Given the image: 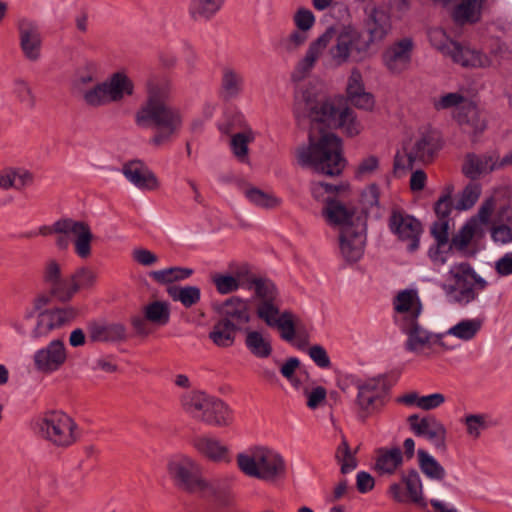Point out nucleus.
<instances>
[{
	"label": "nucleus",
	"instance_id": "nucleus-15",
	"mask_svg": "<svg viewBox=\"0 0 512 512\" xmlns=\"http://www.w3.org/2000/svg\"><path fill=\"white\" fill-rule=\"evenodd\" d=\"M68 350L63 340L53 339L38 348L32 355L33 369L42 375H52L64 367Z\"/></svg>",
	"mask_w": 512,
	"mask_h": 512
},
{
	"label": "nucleus",
	"instance_id": "nucleus-47",
	"mask_svg": "<svg viewBox=\"0 0 512 512\" xmlns=\"http://www.w3.org/2000/svg\"><path fill=\"white\" fill-rule=\"evenodd\" d=\"M244 195L251 204L263 209H273L281 203V199L273 193L266 192L257 187L245 188Z\"/></svg>",
	"mask_w": 512,
	"mask_h": 512
},
{
	"label": "nucleus",
	"instance_id": "nucleus-61",
	"mask_svg": "<svg viewBox=\"0 0 512 512\" xmlns=\"http://www.w3.org/2000/svg\"><path fill=\"white\" fill-rule=\"evenodd\" d=\"M292 20L296 28L308 33L316 23L314 13L306 7L298 8L294 13Z\"/></svg>",
	"mask_w": 512,
	"mask_h": 512
},
{
	"label": "nucleus",
	"instance_id": "nucleus-40",
	"mask_svg": "<svg viewBox=\"0 0 512 512\" xmlns=\"http://www.w3.org/2000/svg\"><path fill=\"white\" fill-rule=\"evenodd\" d=\"M203 414L202 421L214 426H226L232 419L229 407L222 400L214 397L210 398Z\"/></svg>",
	"mask_w": 512,
	"mask_h": 512
},
{
	"label": "nucleus",
	"instance_id": "nucleus-59",
	"mask_svg": "<svg viewBox=\"0 0 512 512\" xmlns=\"http://www.w3.org/2000/svg\"><path fill=\"white\" fill-rule=\"evenodd\" d=\"M212 282L220 294H228L236 291L239 288V278L222 273H215L212 275Z\"/></svg>",
	"mask_w": 512,
	"mask_h": 512
},
{
	"label": "nucleus",
	"instance_id": "nucleus-14",
	"mask_svg": "<svg viewBox=\"0 0 512 512\" xmlns=\"http://www.w3.org/2000/svg\"><path fill=\"white\" fill-rule=\"evenodd\" d=\"M400 330L406 335L404 347L407 351L416 355H429V351L435 346L446 347L442 341V334H433L424 328L418 320L413 318L400 322Z\"/></svg>",
	"mask_w": 512,
	"mask_h": 512
},
{
	"label": "nucleus",
	"instance_id": "nucleus-8",
	"mask_svg": "<svg viewBox=\"0 0 512 512\" xmlns=\"http://www.w3.org/2000/svg\"><path fill=\"white\" fill-rule=\"evenodd\" d=\"M167 470L176 485L184 490L203 495H213L216 492L214 486L203 477L201 465L188 455L172 456Z\"/></svg>",
	"mask_w": 512,
	"mask_h": 512
},
{
	"label": "nucleus",
	"instance_id": "nucleus-24",
	"mask_svg": "<svg viewBox=\"0 0 512 512\" xmlns=\"http://www.w3.org/2000/svg\"><path fill=\"white\" fill-rule=\"evenodd\" d=\"M356 406L361 418L365 419L382 406L380 381L368 379L357 384Z\"/></svg>",
	"mask_w": 512,
	"mask_h": 512
},
{
	"label": "nucleus",
	"instance_id": "nucleus-33",
	"mask_svg": "<svg viewBox=\"0 0 512 512\" xmlns=\"http://www.w3.org/2000/svg\"><path fill=\"white\" fill-rule=\"evenodd\" d=\"M456 119L464 132L472 135H478L486 128L485 119L481 116L477 106L471 102L460 107Z\"/></svg>",
	"mask_w": 512,
	"mask_h": 512
},
{
	"label": "nucleus",
	"instance_id": "nucleus-58",
	"mask_svg": "<svg viewBox=\"0 0 512 512\" xmlns=\"http://www.w3.org/2000/svg\"><path fill=\"white\" fill-rule=\"evenodd\" d=\"M342 188L343 186L331 185L324 182H313L311 184V193L316 200L325 202L327 205L328 201H334L332 197Z\"/></svg>",
	"mask_w": 512,
	"mask_h": 512
},
{
	"label": "nucleus",
	"instance_id": "nucleus-38",
	"mask_svg": "<svg viewBox=\"0 0 512 512\" xmlns=\"http://www.w3.org/2000/svg\"><path fill=\"white\" fill-rule=\"evenodd\" d=\"M43 280L50 287L52 294L62 301L66 278H63L62 265L56 259L46 261L43 269Z\"/></svg>",
	"mask_w": 512,
	"mask_h": 512
},
{
	"label": "nucleus",
	"instance_id": "nucleus-31",
	"mask_svg": "<svg viewBox=\"0 0 512 512\" xmlns=\"http://www.w3.org/2000/svg\"><path fill=\"white\" fill-rule=\"evenodd\" d=\"M500 167H502L501 161H498L495 154L480 156L471 154L466 157L462 170L468 178L476 179Z\"/></svg>",
	"mask_w": 512,
	"mask_h": 512
},
{
	"label": "nucleus",
	"instance_id": "nucleus-18",
	"mask_svg": "<svg viewBox=\"0 0 512 512\" xmlns=\"http://www.w3.org/2000/svg\"><path fill=\"white\" fill-rule=\"evenodd\" d=\"M411 431L418 437L425 438L435 449H447V429L444 424L434 416L420 418L413 414L408 417Z\"/></svg>",
	"mask_w": 512,
	"mask_h": 512
},
{
	"label": "nucleus",
	"instance_id": "nucleus-4",
	"mask_svg": "<svg viewBox=\"0 0 512 512\" xmlns=\"http://www.w3.org/2000/svg\"><path fill=\"white\" fill-rule=\"evenodd\" d=\"M48 303L47 295H38L34 298L32 305L26 308L22 319L10 321L11 327L17 334L24 336L27 334L24 321L32 319L37 314L36 324L30 331V337L36 340L47 337L54 330L70 324L78 315V310L71 306L43 310Z\"/></svg>",
	"mask_w": 512,
	"mask_h": 512
},
{
	"label": "nucleus",
	"instance_id": "nucleus-45",
	"mask_svg": "<svg viewBox=\"0 0 512 512\" xmlns=\"http://www.w3.org/2000/svg\"><path fill=\"white\" fill-rule=\"evenodd\" d=\"M167 293L173 301L180 302L185 308L196 305L201 299V290L197 286L171 285Z\"/></svg>",
	"mask_w": 512,
	"mask_h": 512
},
{
	"label": "nucleus",
	"instance_id": "nucleus-19",
	"mask_svg": "<svg viewBox=\"0 0 512 512\" xmlns=\"http://www.w3.org/2000/svg\"><path fill=\"white\" fill-rule=\"evenodd\" d=\"M401 480L406 491L404 492L400 483H392L388 489L390 497L399 503L410 501L421 508H426L428 502L424 497L423 483L419 473L411 469L401 474Z\"/></svg>",
	"mask_w": 512,
	"mask_h": 512
},
{
	"label": "nucleus",
	"instance_id": "nucleus-28",
	"mask_svg": "<svg viewBox=\"0 0 512 512\" xmlns=\"http://www.w3.org/2000/svg\"><path fill=\"white\" fill-rule=\"evenodd\" d=\"M404 455L400 448L381 447L376 450L374 469L379 475H393L402 467Z\"/></svg>",
	"mask_w": 512,
	"mask_h": 512
},
{
	"label": "nucleus",
	"instance_id": "nucleus-11",
	"mask_svg": "<svg viewBox=\"0 0 512 512\" xmlns=\"http://www.w3.org/2000/svg\"><path fill=\"white\" fill-rule=\"evenodd\" d=\"M440 148L438 135L430 130L419 132L402 145L395 156V170L411 169L414 163L431 162Z\"/></svg>",
	"mask_w": 512,
	"mask_h": 512
},
{
	"label": "nucleus",
	"instance_id": "nucleus-30",
	"mask_svg": "<svg viewBox=\"0 0 512 512\" xmlns=\"http://www.w3.org/2000/svg\"><path fill=\"white\" fill-rule=\"evenodd\" d=\"M323 215L330 225L339 227L340 231L346 226L354 225L358 219H366L336 200L328 201L323 209Z\"/></svg>",
	"mask_w": 512,
	"mask_h": 512
},
{
	"label": "nucleus",
	"instance_id": "nucleus-52",
	"mask_svg": "<svg viewBox=\"0 0 512 512\" xmlns=\"http://www.w3.org/2000/svg\"><path fill=\"white\" fill-rule=\"evenodd\" d=\"M145 318L157 325H165L169 321L170 310L165 302L154 301L144 308Z\"/></svg>",
	"mask_w": 512,
	"mask_h": 512
},
{
	"label": "nucleus",
	"instance_id": "nucleus-35",
	"mask_svg": "<svg viewBox=\"0 0 512 512\" xmlns=\"http://www.w3.org/2000/svg\"><path fill=\"white\" fill-rule=\"evenodd\" d=\"M96 282L95 273L87 268L80 267L66 277V285L62 301H69L80 290L90 288Z\"/></svg>",
	"mask_w": 512,
	"mask_h": 512
},
{
	"label": "nucleus",
	"instance_id": "nucleus-46",
	"mask_svg": "<svg viewBox=\"0 0 512 512\" xmlns=\"http://www.w3.org/2000/svg\"><path fill=\"white\" fill-rule=\"evenodd\" d=\"M221 312L224 316L223 318L232 319L238 324L247 323L250 320L247 303L239 298L226 300L221 307Z\"/></svg>",
	"mask_w": 512,
	"mask_h": 512
},
{
	"label": "nucleus",
	"instance_id": "nucleus-62",
	"mask_svg": "<svg viewBox=\"0 0 512 512\" xmlns=\"http://www.w3.org/2000/svg\"><path fill=\"white\" fill-rule=\"evenodd\" d=\"M379 167V158L375 155L364 157L357 165L355 176L358 179L372 175Z\"/></svg>",
	"mask_w": 512,
	"mask_h": 512
},
{
	"label": "nucleus",
	"instance_id": "nucleus-49",
	"mask_svg": "<svg viewBox=\"0 0 512 512\" xmlns=\"http://www.w3.org/2000/svg\"><path fill=\"white\" fill-rule=\"evenodd\" d=\"M482 193L479 183L471 182L458 194L454 208L458 211H467L474 207Z\"/></svg>",
	"mask_w": 512,
	"mask_h": 512
},
{
	"label": "nucleus",
	"instance_id": "nucleus-10",
	"mask_svg": "<svg viewBox=\"0 0 512 512\" xmlns=\"http://www.w3.org/2000/svg\"><path fill=\"white\" fill-rule=\"evenodd\" d=\"M370 46L366 36L352 27L343 28L328 50L327 65L339 67L349 62H361L370 56Z\"/></svg>",
	"mask_w": 512,
	"mask_h": 512
},
{
	"label": "nucleus",
	"instance_id": "nucleus-43",
	"mask_svg": "<svg viewBox=\"0 0 512 512\" xmlns=\"http://www.w3.org/2000/svg\"><path fill=\"white\" fill-rule=\"evenodd\" d=\"M210 398L201 391H189L182 395L181 405L187 413L202 421L203 412L207 408Z\"/></svg>",
	"mask_w": 512,
	"mask_h": 512
},
{
	"label": "nucleus",
	"instance_id": "nucleus-25",
	"mask_svg": "<svg viewBox=\"0 0 512 512\" xmlns=\"http://www.w3.org/2000/svg\"><path fill=\"white\" fill-rule=\"evenodd\" d=\"M122 173L131 184L140 190L153 191L160 187L157 176L140 160L125 163Z\"/></svg>",
	"mask_w": 512,
	"mask_h": 512
},
{
	"label": "nucleus",
	"instance_id": "nucleus-53",
	"mask_svg": "<svg viewBox=\"0 0 512 512\" xmlns=\"http://www.w3.org/2000/svg\"><path fill=\"white\" fill-rule=\"evenodd\" d=\"M335 457L341 465V472L343 474L350 473L357 467V460L354 453L351 452L345 437H342V441L336 449Z\"/></svg>",
	"mask_w": 512,
	"mask_h": 512
},
{
	"label": "nucleus",
	"instance_id": "nucleus-17",
	"mask_svg": "<svg viewBox=\"0 0 512 512\" xmlns=\"http://www.w3.org/2000/svg\"><path fill=\"white\" fill-rule=\"evenodd\" d=\"M366 244V219H358L354 225L342 228L339 236L340 252L348 262L358 261Z\"/></svg>",
	"mask_w": 512,
	"mask_h": 512
},
{
	"label": "nucleus",
	"instance_id": "nucleus-22",
	"mask_svg": "<svg viewBox=\"0 0 512 512\" xmlns=\"http://www.w3.org/2000/svg\"><path fill=\"white\" fill-rule=\"evenodd\" d=\"M413 49L414 42L410 37L393 42L382 54L384 67L392 74H401L411 63Z\"/></svg>",
	"mask_w": 512,
	"mask_h": 512
},
{
	"label": "nucleus",
	"instance_id": "nucleus-41",
	"mask_svg": "<svg viewBox=\"0 0 512 512\" xmlns=\"http://www.w3.org/2000/svg\"><path fill=\"white\" fill-rule=\"evenodd\" d=\"M235 335L236 326L227 318H222L216 322L209 332V338L218 347L232 346L235 341Z\"/></svg>",
	"mask_w": 512,
	"mask_h": 512
},
{
	"label": "nucleus",
	"instance_id": "nucleus-6",
	"mask_svg": "<svg viewBox=\"0 0 512 512\" xmlns=\"http://www.w3.org/2000/svg\"><path fill=\"white\" fill-rule=\"evenodd\" d=\"M238 468L248 477L275 482L285 476L286 464L276 451L265 447H251L236 457Z\"/></svg>",
	"mask_w": 512,
	"mask_h": 512
},
{
	"label": "nucleus",
	"instance_id": "nucleus-2",
	"mask_svg": "<svg viewBox=\"0 0 512 512\" xmlns=\"http://www.w3.org/2000/svg\"><path fill=\"white\" fill-rule=\"evenodd\" d=\"M171 94L169 82L150 83L147 97L134 116L139 128L154 130L150 142L155 146L170 142L183 125L181 110L170 104Z\"/></svg>",
	"mask_w": 512,
	"mask_h": 512
},
{
	"label": "nucleus",
	"instance_id": "nucleus-32",
	"mask_svg": "<svg viewBox=\"0 0 512 512\" xmlns=\"http://www.w3.org/2000/svg\"><path fill=\"white\" fill-rule=\"evenodd\" d=\"M193 447L201 455L213 462H225L229 460L228 447L214 437H195L193 439Z\"/></svg>",
	"mask_w": 512,
	"mask_h": 512
},
{
	"label": "nucleus",
	"instance_id": "nucleus-44",
	"mask_svg": "<svg viewBox=\"0 0 512 512\" xmlns=\"http://www.w3.org/2000/svg\"><path fill=\"white\" fill-rule=\"evenodd\" d=\"M245 345L248 350L258 358H267L272 353L269 335L260 331H247Z\"/></svg>",
	"mask_w": 512,
	"mask_h": 512
},
{
	"label": "nucleus",
	"instance_id": "nucleus-50",
	"mask_svg": "<svg viewBox=\"0 0 512 512\" xmlns=\"http://www.w3.org/2000/svg\"><path fill=\"white\" fill-rule=\"evenodd\" d=\"M193 274V270L183 267H170L162 270L152 271L149 276L160 284H170L175 281L188 279Z\"/></svg>",
	"mask_w": 512,
	"mask_h": 512
},
{
	"label": "nucleus",
	"instance_id": "nucleus-54",
	"mask_svg": "<svg viewBox=\"0 0 512 512\" xmlns=\"http://www.w3.org/2000/svg\"><path fill=\"white\" fill-rule=\"evenodd\" d=\"M97 74V62L93 60H86L78 67L76 71L75 85L78 87L86 86L97 78Z\"/></svg>",
	"mask_w": 512,
	"mask_h": 512
},
{
	"label": "nucleus",
	"instance_id": "nucleus-51",
	"mask_svg": "<svg viewBox=\"0 0 512 512\" xmlns=\"http://www.w3.org/2000/svg\"><path fill=\"white\" fill-rule=\"evenodd\" d=\"M462 422L465 424L467 435L474 439L479 438L482 431L493 425L486 414H468L463 418Z\"/></svg>",
	"mask_w": 512,
	"mask_h": 512
},
{
	"label": "nucleus",
	"instance_id": "nucleus-36",
	"mask_svg": "<svg viewBox=\"0 0 512 512\" xmlns=\"http://www.w3.org/2000/svg\"><path fill=\"white\" fill-rule=\"evenodd\" d=\"M483 319L479 317L462 319L442 334V341L445 337L451 336L463 342L473 340L483 327Z\"/></svg>",
	"mask_w": 512,
	"mask_h": 512
},
{
	"label": "nucleus",
	"instance_id": "nucleus-64",
	"mask_svg": "<svg viewBox=\"0 0 512 512\" xmlns=\"http://www.w3.org/2000/svg\"><path fill=\"white\" fill-rule=\"evenodd\" d=\"M307 353L312 361L320 368H330L331 361L327 351L321 345H314L307 349Z\"/></svg>",
	"mask_w": 512,
	"mask_h": 512
},
{
	"label": "nucleus",
	"instance_id": "nucleus-55",
	"mask_svg": "<svg viewBox=\"0 0 512 512\" xmlns=\"http://www.w3.org/2000/svg\"><path fill=\"white\" fill-rule=\"evenodd\" d=\"M478 229L476 218L469 219L459 232L453 237L452 244L458 249L466 248Z\"/></svg>",
	"mask_w": 512,
	"mask_h": 512
},
{
	"label": "nucleus",
	"instance_id": "nucleus-7",
	"mask_svg": "<svg viewBox=\"0 0 512 512\" xmlns=\"http://www.w3.org/2000/svg\"><path fill=\"white\" fill-rule=\"evenodd\" d=\"M135 85L125 70L110 74L104 81L83 92L84 102L92 107L120 103L134 94Z\"/></svg>",
	"mask_w": 512,
	"mask_h": 512
},
{
	"label": "nucleus",
	"instance_id": "nucleus-26",
	"mask_svg": "<svg viewBox=\"0 0 512 512\" xmlns=\"http://www.w3.org/2000/svg\"><path fill=\"white\" fill-rule=\"evenodd\" d=\"M364 29L367 33L366 41L370 47L374 43L383 41L391 30L389 14L383 8H371L365 19Z\"/></svg>",
	"mask_w": 512,
	"mask_h": 512
},
{
	"label": "nucleus",
	"instance_id": "nucleus-39",
	"mask_svg": "<svg viewBox=\"0 0 512 512\" xmlns=\"http://www.w3.org/2000/svg\"><path fill=\"white\" fill-rule=\"evenodd\" d=\"M244 90L243 74L231 67L222 70L221 93L225 99L238 98Z\"/></svg>",
	"mask_w": 512,
	"mask_h": 512
},
{
	"label": "nucleus",
	"instance_id": "nucleus-60",
	"mask_svg": "<svg viewBox=\"0 0 512 512\" xmlns=\"http://www.w3.org/2000/svg\"><path fill=\"white\" fill-rule=\"evenodd\" d=\"M465 103L463 95L458 92L446 93L432 99L433 107L438 111L462 106Z\"/></svg>",
	"mask_w": 512,
	"mask_h": 512
},
{
	"label": "nucleus",
	"instance_id": "nucleus-37",
	"mask_svg": "<svg viewBox=\"0 0 512 512\" xmlns=\"http://www.w3.org/2000/svg\"><path fill=\"white\" fill-rule=\"evenodd\" d=\"M225 0H190L187 12L195 22H207L215 17L224 6Z\"/></svg>",
	"mask_w": 512,
	"mask_h": 512
},
{
	"label": "nucleus",
	"instance_id": "nucleus-5",
	"mask_svg": "<svg viewBox=\"0 0 512 512\" xmlns=\"http://www.w3.org/2000/svg\"><path fill=\"white\" fill-rule=\"evenodd\" d=\"M487 285L468 262L461 261L449 266L440 288L449 303L466 306L475 301Z\"/></svg>",
	"mask_w": 512,
	"mask_h": 512
},
{
	"label": "nucleus",
	"instance_id": "nucleus-48",
	"mask_svg": "<svg viewBox=\"0 0 512 512\" xmlns=\"http://www.w3.org/2000/svg\"><path fill=\"white\" fill-rule=\"evenodd\" d=\"M255 139V132L250 127L234 134L231 138V148L235 157L243 163L248 162V144Z\"/></svg>",
	"mask_w": 512,
	"mask_h": 512
},
{
	"label": "nucleus",
	"instance_id": "nucleus-1",
	"mask_svg": "<svg viewBox=\"0 0 512 512\" xmlns=\"http://www.w3.org/2000/svg\"><path fill=\"white\" fill-rule=\"evenodd\" d=\"M294 114L299 121H310L309 143L297 149L298 163L319 173L339 175L345 166L342 140L328 129L339 128L348 137L359 135L363 125L356 113L348 107L336 108L328 100L317 102L316 94L302 85L295 91Z\"/></svg>",
	"mask_w": 512,
	"mask_h": 512
},
{
	"label": "nucleus",
	"instance_id": "nucleus-57",
	"mask_svg": "<svg viewBox=\"0 0 512 512\" xmlns=\"http://www.w3.org/2000/svg\"><path fill=\"white\" fill-rule=\"evenodd\" d=\"M308 39V32L296 28L281 40L280 45L285 52L293 53L305 45Z\"/></svg>",
	"mask_w": 512,
	"mask_h": 512
},
{
	"label": "nucleus",
	"instance_id": "nucleus-29",
	"mask_svg": "<svg viewBox=\"0 0 512 512\" xmlns=\"http://www.w3.org/2000/svg\"><path fill=\"white\" fill-rule=\"evenodd\" d=\"M452 18L460 25L474 24L481 19L485 0H453Z\"/></svg>",
	"mask_w": 512,
	"mask_h": 512
},
{
	"label": "nucleus",
	"instance_id": "nucleus-12",
	"mask_svg": "<svg viewBox=\"0 0 512 512\" xmlns=\"http://www.w3.org/2000/svg\"><path fill=\"white\" fill-rule=\"evenodd\" d=\"M428 38L435 49L461 66L488 67L493 64V60L487 55L451 40L441 28L430 29Z\"/></svg>",
	"mask_w": 512,
	"mask_h": 512
},
{
	"label": "nucleus",
	"instance_id": "nucleus-3",
	"mask_svg": "<svg viewBox=\"0 0 512 512\" xmlns=\"http://www.w3.org/2000/svg\"><path fill=\"white\" fill-rule=\"evenodd\" d=\"M257 316L267 326L277 328L281 338L300 350L308 347L310 335L300 319L291 311H281V299L275 284L268 279L251 283Z\"/></svg>",
	"mask_w": 512,
	"mask_h": 512
},
{
	"label": "nucleus",
	"instance_id": "nucleus-34",
	"mask_svg": "<svg viewBox=\"0 0 512 512\" xmlns=\"http://www.w3.org/2000/svg\"><path fill=\"white\" fill-rule=\"evenodd\" d=\"M88 329L89 337L95 342H116L126 338V328L121 323L94 322Z\"/></svg>",
	"mask_w": 512,
	"mask_h": 512
},
{
	"label": "nucleus",
	"instance_id": "nucleus-20",
	"mask_svg": "<svg viewBox=\"0 0 512 512\" xmlns=\"http://www.w3.org/2000/svg\"><path fill=\"white\" fill-rule=\"evenodd\" d=\"M388 224L393 234L408 243L409 251L413 252L419 247L422 225L418 219L403 210L393 209Z\"/></svg>",
	"mask_w": 512,
	"mask_h": 512
},
{
	"label": "nucleus",
	"instance_id": "nucleus-63",
	"mask_svg": "<svg viewBox=\"0 0 512 512\" xmlns=\"http://www.w3.org/2000/svg\"><path fill=\"white\" fill-rule=\"evenodd\" d=\"M299 360L297 358H289L280 368V372L292 386L296 389L300 388V381L296 376V370L299 367Z\"/></svg>",
	"mask_w": 512,
	"mask_h": 512
},
{
	"label": "nucleus",
	"instance_id": "nucleus-9",
	"mask_svg": "<svg viewBox=\"0 0 512 512\" xmlns=\"http://www.w3.org/2000/svg\"><path fill=\"white\" fill-rule=\"evenodd\" d=\"M34 431L57 447H69L78 439L77 424L64 412L49 411L34 421Z\"/></svg>",
	"mask_w": 512,
	"mask_h": 512
},
{
	"label": "nucleus",
	"instance_id": "nucleus-56",
	"mask_svg": "<svg viewBox=\"0 0 512 512\" xmlns=\"http://www.w3.org/2000/svg\"><path fill=\"white\" fill-rule=\"evenodd\" d=\"M12 93L17 100L27 108L35 106V96L28 82L23 79H16L12 85Z\"/></svg>",
	"mask_w": 512,
	"mask_h": 512
},
{
	"label": "nucleus",
	"instance_id": "nucleus-16",
	"mask_svg": "<svg viewBox=\"0 0 512 512\" xmlns=\"http://www.w3.org/2000/svg\"><path fill=\"white\" fill-rule=\"evenodd\" d=\"M334 34L335 30L333 28H328L324 33L309 43L304 55L296 62L291 73V79L293 82L303 81L311 74L317 62L320 60L324 51L330 44Z\"/></svg>",
	"mask_w": 512,
	"mask_h": 512
},
{
	"label": "nucleus",
	"instance_id": "nucleus-13",
	"mask_svg": "<svg viewBox=\"0 0 512 512\" xmlns=\"http://www.w3.org/2000/svg\"><path fill=\"white\" fill-rule=\"evenodd\" d=\"M61 231L55 240L58 249L66 250L72 243L78 257L86 259L91 255L94 234L87 222L65 217Z\"/></svg>",
	"mask_w": 512,
	"mask_h": 512
},
{
	"label": "nucleus",
	"instance_id": "nucleus-27",
	"mask_svg": "<svg viewBox=\"0 0 512 512\" xmlns=\"http://www.w3.org/2000/svg\"><path fill=\"white\" fill-rule=\"evenodd\" d=\"M394 309L398 313L397 322L413 318L418 320L422 312V305L418 293L414 289L400 291L394 299Z\"/></svg>",
	"mask_w": 512,
	"mask_h": 512
},
{
	"label": "nucleus",
	"instance_id": "nucleus-21",
	"mask_svg": "<svg viewBox=\"0 0 512 512\" xmlns=\"http://www.w3.org/2000/svg\"><path fill=\"white\" fill-rule=\"evenodd\" d=\"M19 46L23 56L30 62H38L42 57L43 38L38 23L21 18L17 23Z\"/></svg>",
	"mask_w": 512,
	"mask_h": 512
},
{
	"label": "nucleus",
	"instance_id": "nucleus-23",
	"mask_svg": "<svg viewBox=\"0 0 512 512\" xmlns=\"http://www.w3.org/2000/svg\"><path fill=\"white\" fill-rule=\"evenodd\" d=\"M346 96L348 101L358 109L372 111L375 107V98L365 90L362 73L357 67L352 68L349 73Z\"/></svg>",
	"mask_w": 512,
	"mask_h": 512
},
{
	"label": "nucleus",
	"instance_id": "nucleus-42",
	"mask_svg": "<svg viewBox=\"0 0 512 512\" xmlns=\"http://www.w3.org/2000/svg\"><path fill=\"white\" fill-rule=\"evenodd\" d=\"M417 456L419 468L426 478L437 482H442L446 478L445 468L430 453L419 449Z\"/></svg>",
	"mask_w": 512,
	"mask_h": 512
}]
</instances>
